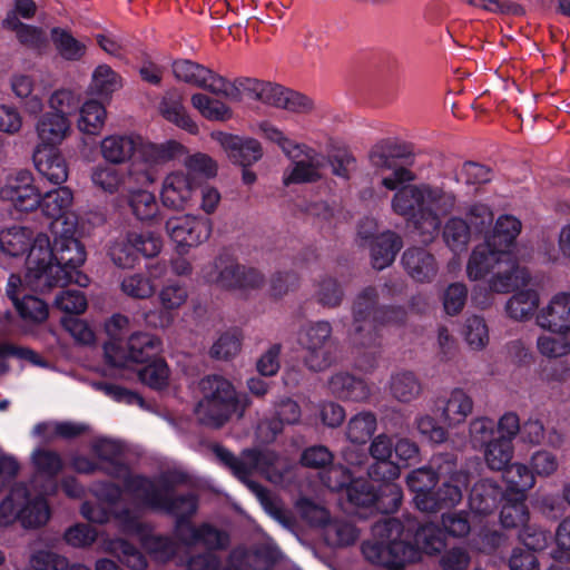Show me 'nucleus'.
I'll list each match as a JSON object with an SVG mask.
<instances>
[{
	"mask_svg": "<svg viewBox=\"0 0 570 570\" xmlns=\"http://www.w3.org/2000/svg\"><path fill=\"white\" fill-rule=\"evenodd\" d=\"M402 148L395 144L376 145L368 158L372 167L382 175V185L396 190L392 210L407 222L423 236L433 238L440 230L442 219L459 207V196L449 183L410 184L397 189L400 184L414 180V175L401 163Z\"/></svg>",
	"mask_w": 570,
	"mask_h": 570,
	"instance_id": "1",
	"label": "nucleus"
},
{
	"mask_svg": "<svg viewBox=\"0 0 570 570\" xmlns=\"http://www.w3.org/2000/svg\"><path fill=\"white\" fill-rule=\"evenodd\" d=\"M76 229V222H67V227L53 234V247L47 234H37L27 257V286L46 292L69 283L88 285V277L78 271L86 261V252L75 237Z\"/></svg>",
	"mask_w": 570,
	"mask_h": 570,
	"instance_id": "2",
	"label": "nucleus"
},
{
	"mask_svg": "<svg viewBox=\"0 0 570 570\" xmlns=\"http://www.w3.org/2000/svg\"><path fill=\"white\" fill-rule=\"evenodd\" d=\"M410 534L396 519L383 518L372 528V538L362 544L364 558L390 570H401L405 563L415 561L419 551L432 554L441 551L444 541L434 524H424L415 533V546L407 542Z\"/></svg>",
	"mask_w": 570,
	"mask_h": 570,
	"instance_id": "3",
	"label": "nucleus"
},
{
	"mask_svg": "<svg viewBox=\"0 0 570 570\" xmlns=\"http://www.w3.org/2000/svg\"><path fill=\"white\" fill-rule=\"evenodd\" d=\"M466 276L472 282H482L472 292V301L481 308L492 304L491 294H505L531 281L530 273L519 266L510 250L499 249L487 242L472 250Z\"/></svg>",
	"mask_w": 570,
	"mask_h": 570,
	"instance_id": "4",
	"label": "nucleus"
},
{
	"mask_svg": "<svg viewBox=\"0 0 570 570\" xmlns=\"http://www.w3.org/2000/svg\"><path fill=\"white\" fill-rule=\"evenodd\" d=\"M214 453L236 478L248 487L266 511L281 519L282 511L274 504L269 492L257 482L248 480V476L257 471L268 481L279 484L293 468L288 459L279 456L271 450H246L239 458H236L218 445L214 446Z\"/></svg>",
	"mask_w": 570,
	"mask_h": 570,
	"instance_id": "5",
	"label": "nucleus"
},
{
	"mask_svg": "<svg viewBox=\"0 0 570 570\" xmlns=\"http://www.w3.org/2000/svg\"><path fill=\"white\" fill-rule=\"evenodd\" d=\"M212 87L213 94L222 95L232 101L248 98L295 114H308L314 109V102L307 96L278 83L255 78H238L230 82L219 76Z\"/></svg>",
	"mask_w": 570,
	"mask_h": 570,
	"instance_id": "6",
	"label": "nucleus"
},
{
	"mask_svg": "<svg viewBox=\"0 0 570 570\" xmlns=\"http://www.w3.org/2000/svg\"><path fill=\"white\" fill-rule=\"evenodd\" d=\"M110 473L124 481L126 494L139 507L151 508L174 515L177 520L176 531L178 535L180 527H184V531L187 530V527H190L185 521L197 510V502L194 495L164 497L146 478L132 474L124 465H115L114 471Z\"/></svg>",
	"mask_w": 570,
	"mask_h": 570,
	"instance_id": "7",
	"label": "nucleus"
},
{
	"mask_svg": "<svg viewBox=\"0 0 570 570\" xmlns=\"http://www.w3.org/2000/svg\"><path fill=\"white\" fill-rule=\"evenodd\" d=\"M49 517V507L42 494L26 484L13 487L0 503V525L3 527L19 521L24 528H36L45 524Z\"/></svg>",
	"mask_w": 570,
	"mask_h": 570,
	"instance_id": "8",
	"label": "nucleus"
},
{
	"mask_svg": "<svg viewBox=\"0 0 570 570\" xmlns=\"http://www.w3.org/2000/svg\"><path fill=\"white\" fill-rule=\"evenodd\" d=\"M200 387L203 399L196 409L198 419L207 425L222 426L236 410L234 386L226 379L213 375L204 379Z\"/></svg>",
	"mask_w": 570,
	"mask_h": 570,
	"instance_id": "9",
	"label": "nucleus"
},
{
	"mask_svg": "<svg viewBox=\"0 0 570 570\" xmlns=\"http://www.w3.org/2000/svg\"><path fill=\"white\" fill-rule=\"evenodd\" d=\"M92 493L101 503L108 504L110 510L99 504L92 505L86 502L81 507V514L85 519L95 523H105L112 514L125 531L135 532L140 529L137 511H130L128 509L118 510L116 508L119 499L122 497V492L117 485L99 482L94 484Z\"/></svg>",
	"mask_w": 570,
	"mask_h": 570,
	"instance_id": "10",
	"label": "nucleus"
},
{
	"mask_svg": "<svg viewBox=\"0 0 570 570\" xmlns=\"http://www.w3.org/2000/svg\"><path fill=\"white\" fill-rule=\"evenodd\" d=\"M298 344L304 350L303 362L313 372H321L335 360V346L332 341V326L320 321L304 326L298 335Z\"/></svg>",
	"mask_w": 570,
	"mask_h": 570,
	"instance_id": "11",
	"label": "nucleus"
},
{
	"mask_svg": "<svg viewBox=\"0 0 570 570\" xmlns=\"http://www.w3.org/2000/svg\"><path fill=\"white\" fill-rule=\"evenodd\" d=\"M381 314L375 289L366 288L357 295L350 328V338L354 345L370 347L377 343L379 323L383 322Z\"/></svg>",
	"mask_w": 570,
	"mask_h": 570,
	"instance_id": "12",
	"label": "nucleus"
},
{
	"mask_svg": "<svg viewBox=\"0 0 570 570\" xmlns=\"http://www.w3.org/2000/svg\"><path fill=\"white\" fill-rule=\"evenodd\" d=\"M180 150L181 145L176 141L155 144L139 136V144L128 174L134 175L141 185L153 184L156 180V169L174 159Z\"/></svg>",
	"mask_w": 570,
	"mask_h": 570,
	"instance_id": "13",
	"label": "nucleus"
},
{
	"mask_svg": "<svg viewBox=\"0 0 570 570\" xmlns=\"http://www.w3.org/2000/svg\"><path fill=\"white\" fill-rule=\"evenodd\" d=\"M163 247L161 238L154 233H128L110 247L112 262L122 268L132 267L139 258L156 256Z\"/></svg>",
	"mask_w": 570,
	"mask_h": 570,
	"instance_id": "14",
	"label": "nucleus"
},
{
	"mask_svg": "<svg viewBox=\"0 0 570 570\" xmlns=\"http://www.w3.org/2000/svg\"><path fill=\"white\" fill-rule=\"evenodd\" d=\"M165 229L169 238L181 248L199 246L209 239L213 232L210 218L185 214L166 220Z\"/></svg>",
	"mask_w": 570,
	"mask_h": 570,
	"instance_id": "15",
	"label": "nucleus"
},
{
	"mask_svg": "<svg viewBox=\"0 0 570 570\" xmlns=\"http://www.w3.org/2000/svg\"><path fill=\"white\" fill-rule=\"evenodd\" d=\"M438 478L444 479L442 487L433 493L435 512L443 508L454 507L461 502L463 490L466 489L469 476L465 472L456 471L455 461L446 455L442 464H438Z\"/></svg>",
	"mask_w": 570,
	"mask_h": 570,
	"instance_id": "16",
	"label": "nucleus"
},
{
	"mask_svg": "<svg viewBox=\"0 0 570 570\" xmlns=\"http://www.w3.org/2000/svg\"><path fill=\"white\" fill-rule=\"evenodd\" d=\"M298 149L297 157H287L292 166L284 174L285 185L314 183L322 177L326 157L304 144H299Z\"/></svg>",
	"mask_w": 570,
	"mask_h": 570,
	"instance_id": "17",
	"label": "nucleus"
},
{
	"mask_svg": "<svg viewBox=\"0 0 570 570\" xmlns=\"http://www.w3.org/2000/svg\"><path fill=\"white\" fill-rule=\"evenodd\" d=\"M0 198L21 212L37 208L40 194L33 184L31 173L23 170L9 177L0 189Z\"/></svg>",
	"mask_w": 570,
	"mask_h": 570,
	"instance_id": "18",
	"label": "nucleus"
},
{
	"mask_svg": "<svg viewBox=\"0 0 570 570\" xmlns=\"http://www.w3.org/2000/svg\"><path fill=\"white\" fill-rule=\"evenodd\" d=\"M375 227L373 220H367L358 229V235L365 240H370V252L372 266L375 269H383L390 266L402 247L401 239L392 232H385L379 236H373L371 230Z\"/></svg>",
	"mask_w": 570,
	"mask_h": 570,
	"instance_id": "19",
	"label": "nucleus"
},
{
	"mask_svg": "<svg viewBox=\"0 0 570 570\" xmlns=\"http://www.w3.org/2000/svg\"><path fill=\"white\" fill-rule=\"evenodd\" d=\"M38 115L33 125L35 147H59L72 135V119L43 110Z\"/></svg>",
	"mask_w": 570,
	"mask_h": 570,
	"instance_id": "20",
	"label": "nucleus"
},
{
	"mask_svg": "<svg viewBox=\"0 0 570 570\" xmlns=\"http://www.w3.org/2000/svg\"><path fill=\"white\" fill-rule=\"evenodd\" d=\"M445 458L446 455L435 456L432 461V468L416 469L406 478L410 490L415 493L414 503L423 512H435V498L430 490L438 478V464H442Z\"/></svg>",
	"mask_w": 570,
	"mask_h": 570,
	"instance_id": "21",
	"label": "nucleus"
},
{
	"mask_svg": "<svg viewBox=\"0 0 570 570\" xmlns=\"http://www.w3.org/2000/svg\"><path fill=\"white\" fill-rule=\"evenodd\" d=\"M535 324L546 332H570V293L559 292L535 315Z\"/></svg>",
	"mask_w": 570,
	"mask_h": 570,
	"instance_id": "22",
	"label": "nucleus"
},
{
	"mask_svg": "<svg viewBox=\"0 0 570 570\" xmlns=\"http://www.w3.org/2000/svg\"><path fill=\"white\" fill-rule=\"evenodd\" d=\"M213 138L219 142L228 158L242 167H249L263 157L262 145L253 138L214 132Z\"/></svg>",
	"mask_w": 570,
	"mask_h": 570,
	"instance_id": "23",
	"label": "nucleus"
},
{
	"mask_svg": "<svg viewBox=\"0 0 570 570\" xmlns=\"http://www.w3.org/2000/svg\"><path fill=\"white\" fill-rule=\"evenodd\" d=\"M196 188L197 181L189 173L184 170L173 171L163 181L161 202L166 207L184 208L191 199Z\"/></svg>",
	"mask_w": 570,
	"mask_h": 570,
	"instance_id": "24",
	"label": "nucleus"
},
{
	"mask_svg": "<svg viewBox=\"0 0 570 570\" xmlns=\"http://www.w3.org/2000/svg\"><path fill=\"white\" fill-rule=\"evenodd\" d=\"M188 292L185 286L177 283H168L158 293L161 306L159 312H149L145 320L154 327L166 328L174 322L171 312L180 308L187 301Z\"/></svg>",
	"mask_w": 570,
	"mask_h": 570,
	"instance_id": "25",
	"label": "nucleus"
},
{
	"mask_svg": "<svg viewBox=\"0 0 570 570\" xmlns=\"http://www.w3.org/2000/svg\"><path fill=\"white\" fill-rule=\"evenodd\" d=\"M72 198L71 191L65 187L48 191L40 197L38 206L46 216L53 219L50 224L52 234H58L60 229L67 227V222H76L73 215L69 214Z\"/></svg>",
	"mask_w": 570,
	"mask_h": 570,
	"instance_id": "26",
	"label": "nucleus"
},
{
	"mask_svg": "<svg viewBox=\"0 0 570 570\" xmlns=\"http://www.w3.org/2000/svg\"><path fill=\"white\" fill-rule=\"evenodd\" d=\"M33 163L38 173L52 184L68 178V164L59 147H33Z\"/></svg>",
	"mask_w": 570,
	"mask_h": 570,
	"instance_id": "27",
	"label": "nucleus"
},
{
	"mask_svg": "<svg viewBox=\"0 0 570 570\" xmlns=\"http://www.w3.org/2000/svg\"><path fill=\"white\" fill-rule=\"evenodd\" d=\"M402 263L406 273L421 283L431 282L439 269L434 255L423 247L407 248L403 253Z\"/></svg>",
	"mask_w": 570,
	"mask_h": 570,
	"instance_id": "28",
	"label": "nucleus"
},
{
	"mask_svg": "<svg viewBox=\"0 0 570 570\" xmlns=\"http://www.w3.org/2000/svg\"><path fill=\"white\" fill-rule=\"evenodd\" d=\"M519 286L507 301L504 309L507 315L517 322L530 321L540 309V294L535 288Z\"/></svg>",
	"mask_w": 570,
	"mask_h": 570,
	"instance_id": "29",
	"label": "nucleus"
},
{
	"mask_svg": "<svg viewBox=\"0 0 570 570\" xmlns=\"http://www.w3.org/2000/svg\"><path fill=\"white\" fill-rule=\"evenodd\" d=\"M441 407V417L444 423L452 428L465 422L474 409V402L471 395L463 389L455 387L451 390L443 400Z\"/></svg>",
	"mask_w": 570,
	"mask_h": 570,
	"instance_id": "30",
	"label": "nucleus"
},
{
	"mask_svg": "<svg viewBox=\"0 0 570 570\" xmlns=\"http://www.w3.org/2000/svg\"><path fill=\"white\" fill-rule=\"evenodd\" d=\"M139 136L135 135H109L100 141V154L102 158L114 165H119L135 157Z\"/></svg>",
	"mask_w": 570,
	"mask_h": 570,
	"instance_id": "31",
	"label": "nucleus"
},
{
	"mask_svg": "<svg viewBox=\"0 0 570 570\" xmlns=\"http://www.w3.org/2000/svg\"><path fill=\"white\" fill-rule=\"evenodd\" d=\"M158 110L167 121L189 134L196 135L198 132V126L187 115L183 105V96L177 90H168L163 95Z\"/></svg>",
	"mask_w": 570,
	"mask_h": 570,
	"instance_id": "32",
	"label": "nucleus"
},
{
	"mask_svg": "<svg viewBox=\"0 0 570 570\" xmlns=\"http://www.w3.org/2000/svg\"><path fill=\"white\" fill-rule=\"evenodd\" d=\"M171 72L178 81L204 88L213 92L216 79L219 75L210 69L190 60H176L171 63Z\"/></svg>",
	"mask_w": 570,
	"mask_h": 570,
	"instance_id": "33",
	"label": "nucleus"
},
{
	"mask_svg": "<svg viewBox=\"0 0 570 570\" xmlns=\"http://www.w3.org/2000/svg\"><path fill=\"white\" fill-rule=\"evenodd\" d=\"M242 265L227 257H216L204 266L202 273L206 282L216 284L223 288H236Z\"/></svg>",
	"mask_w": 570,
	"mask_h": 570,
	"instance_id": "34",
	"label": "nucleus"
},
{
	"mask_svg": "<svg viewBox=\"0 0 570 570\" xmlns=\"http://www.w3.org/2000/svg\"><path fill=\"white\" fill-rule=\"evenodd\" d=\"M2 24L14 32L17 40L29 49L41 52L48 47L47 33L42 28L21 22L13 13H8Z\"/></svg>",
	"mask_w": 570,
	"mask_h": 570,
	"instance_id": "35",
	"label": "nucleus"
},
{
	"mask_svg": "<svg viewBox=\"0 0 570 570\" xmlns=\"http://www.w3.org/2000/svg\"><path fill=\"white\" fill-rule=\"evenodd\" d=\"M50 38L57 55L65 61H80L87 55V43L73 37L68 29L55 27Z\"/></svg>",
	"mask_w": 570,
	"mask_h": 570,
	"instance_id": "36",
	"label": "nucleus"
},
{
	"mask_svg": "<svg viewBox=\"0 0 570 570\" xmlns=\"http://www.w3.org/2000/svg\"><path fill=\"white\" fill-rule=\"evenodd\" d=\"M275 420L259 425V432L266 440H273L282 432L284 424H295L301 419L298 404L291 399H283L275 405Z\"/></svg>",
	"mask_w": 570,
	"mask_h": 570,
	"instance_id": "37",
	"label": "nucleus"
},
{
	"mask_svg": "<svg viewBox=\"0 0 570 570\" xmlns=\"http://www.w3.org/2000/svg\"><path fill=\"white\" fill-rule=\"evenodd\" d=\"M521 232V223L514 216L502 215L500 216L493 229L485 235L484 242L491 244L499 249L510 250L514 245L517 236Z\"/></svg>",
	"mask_w": 570,
	"mask_h": 570,
	"instance_id": "38",
	"label": "nucleus"
},
{
	"mask_svg": "<svg viewBox=\"0 0 570 570\" xmlns=\"http://www.w3.org/2000/svg\"><path fill=\"white\" fill-rule=\"evenodd\" d=\"M539 355L549 361L567 358L570 356V332H547L535 340Z\"/></svg>",
	"mask_w": 570,
	"mask_h": 570,
	"instance_id": "39",
	"label": "nucleus"
},
{
	"mask_svg": "<svg viewBox=\"0 0 570 570\" xmlns=\"http://www.w3.org/2000/svg\"><path fill=\"white\" fill-rule=\"evenodd\" d=\"M328 386L334 395L344 400L365 401L371 394L370 389L362 380L347 373L334 374L328 382Z\"/></svg>",
	"mask_w": 570,
	"mask_h": 570,
	"instance_id": "40",
	"label": "nucleus"
},
{
	"mask_svg": "<svg viewBox=\"0 0 570 570\" xmlns=\"http://www.w3.org/2000/svg\"><path fill=\"white\" fill-rule=\"evenodd\" d=\"M387 387L391 396L400 403H411L422 392L420 380L414 373L409 371L392 374Z\"/></svg>",
	"mask_w": 570,
	"mask_h": 570,
	"instance_id": "41",
	"label": "nucleus"
},
{
	"mask_svg": "<svg viewBox=\"0 0 570 570\" xmlns=\"http://www.w3.org/2000/svg\"><path fill=\"white\" fill-rule=\"evenodd\" d=\"M501 495V490L494 482L482 480L472 488L469 504L474 512L487 514L495 509Z\"/></svg>",
	"mask_w": 570,
	"mask_h": 570,
	"instance_id": "42",
	"label": "nucleus"
},
{
	"mask_svg": "<svg viewBox=\"0 0 570 570\" xmlns=\"http://www.w3.org/2000/svg\"><path fill=\"white\" fill-rule=\"evenodd\" d=\"M111 164H100L92 168L91 181L104 193L115 194L124 190L126 187V178L131 175L128 170H121L110 166Z\"/></svg>",
	"mask_w": 570,
	"mask_h": 570,
	"instance_id": "43",
	"label": "nucleus"
},
{
	"mask_svg": "<svg viewBox=\"0 0 570 570\" xmlns=\"http://www.w3.org/2000/svg\"><path fill=\"white\" fill-rule=\"evenodd\" d=\"M249 559L247 551L237 549L230 554L228 567L222 568L215 554L206 553L191 558L186 570H246Z\"/></svg>",
	"mask_w": 570,
	"mask_h": 570,
	"instance_id": "44",
	"label": "nucleus"
},
{
	"mask_svg": "<svg viewBox=\"0 0 570 570\" xmlns=\"http://www.w3.org/2000/svg\"><path fill=\"white\" fill-rule=\"evenodd\" d=\"M472 235L468 222L460 216L450 217L442 229L443 240L453 253L464 252L471 242Z\"/></svg>",
	"mask_w": 570,
	"mask_h": 570,
	"instance_id": "45",
	"label": "nucleus"
},
{
	"mask_svg": "<svg viewBox=\"0 0 570 570\" xmlns=\"http://www.w3.org/2000/svg\"><path fill=\"white\" fill-rule=\"evenodd\" d=\"M187 544L203 543L209 549L223 548L227 544V535L219 532L218 530L204 524L199 528L187 527L184 531V527L179 528V535Z\"/></svg>",
	"mask_w": 570,
	"mask_h": 570,
	"instance_id": "46",
	"label": "nucleus"
},
{
	"mask_svg": "<svg viewBox=\"0 0 570 570\" xmlns=\"http://www.w3.org/2000/svg\"><path fill=\"white\" fill-rule=\"evenodd\" d=\"M35 238L30 229L13 226L0 233V249L10 256H18L31 248Z\"/></svg>",
	"mask_w": 570,
	"mask_h": 570,
	"instance_id": "47",
	"label": "nucleus"
},
{
	"mask_svg": "<svg viewBox=\"0 0 570 570\" xmlns=\"http://www.w3.org/2000/svg\"><path fill=\"white\" fill-rule=\"evenodd\" d=\"M106 116L107 112L102 104L94 99L88 100L79 110L77 127L86 135H98L104 128Z\"/></svg>",
	"mask_w": 570,
	"mask_h": 570,
	"instance_id": "48",
	"label": "nucleus"
},
{
	"mask_svg": "<svg viewBox=\"0 0 570 570\" xmlns=\"http://www.w3.org/2000/svg\"><path fill=\"white\" fill-rule=\"evenodd\" d=\"M122 87L121 77L108 65H98L91 75L90 91L98 96H109Z\"/></svg>",
	"mask_w": 570,
	"mask_h": 570,
	"instance_id": "49",
	"label": "nucleus"
},
{
	"mask_svg": "<svg viewBox=\"0 0 570 570\" xmlns=\"http://www.w3.org/2000/svg\"><path fill=\"white\" fill-rule=\"evenodd\" d=\"M11 89L17 98L24 100L23 107L28 115H37L43 110L45 102L41 97L33 94V81L30 77L14 76L11 79Z\"/></svg>",
	"mask_w": 570,
	"mask_h": 570,
	"instance_id": "50",
	"label": "nucleus"
},
{
	"mask_svg": "<svg viewBox=\"0 0 570 570\" xmlns=\"http://www.w3.org/2000/svg\"><path fill=\"white\" fill-rule=\"evenodd\" d=\"M448 176L455 183L481 185L492 179V171L484 165L468 160L454 167Z\"/></svg>",
	"mask_w": 570,
	"mask_h": 570,
	"instance_id": "51",
	"label": "nucleus"
},
{
	"mask_svg": "<svg viewBox=\"0 0 570 570\" xmlns=\"http://www.w3.org/2000/svg\"><path fill=\"white\" fill-rule=\"evenodd\" d=\"M104 550L116 556L122 563L134 570H144L147 567L146 558L132 544L121 540L104 542Z\"/></svg>",
	"mask_w": 570,
	"mask_h": 570,
	"instance_id": "52",
	"label": "nucleus"
},
{
	"mask_svg": "<svg viewBox=\"0 0 570 570\" xmlns=\"http://www.w3.org/2000/svg\"><path fill=\"white\" fill-rule=\"evenodd\" d=\"M462 335L468 346L473 351L484 350L490 342L488 324L479 315L466 317L462 327Z\"/></svg>",
	"mask_w": 570,
	"mask_h": 570,
	"instance_id": "53",
	"label": "nucleus"
},
{
	"mask_svg": "<svg viewBox=\"0 0 570 570\" xmlns=\"http://www.w3.org/2000/svg\"><path fill=\"white\" fill-rule=\"evenodd\" d=\"M503 478L509 490L514 493V498L525 499L524 493L534 485V474L521 463L508 466Z\"/></svg>",
	"mask_w": 570,
	"mask_h": 570,
	"instance_id": "54",
	"label": "nucleus"
},
{
	"mask_svg": "<svg viewBox=\"0 0 570 570\" xmlns=\"http://www.w3.org/2000/svg\"><path fill=\"white\" fill-rule=\"evenodd\" d=\"M483 458L491 470H503L513 456V444L504 439L495 438L483 449Z\"/></svg>",
	"mask_w": 570,
	"mask_h": 570,
	"instance_id": "55",
	"label": "nucleus"
},
{
	"mask_svg": "<svg viewBox=\"0 0 570 570\" xmlns=\"http://www.w3.org/2000/svg\"><path fill=\"white\" fill-rule=\"evenodd\" d=\"M79 97L75 91L65 88L57 89L47 99L48 110L46 112L71 119L72 114L79 106Z\"/></svg>",
	"mask_w": 570,
	"mask_h": 570,
	"instance_id": "56",
	"label": "nucleus"
},
{
	"mask_svg": "<svg viewBox=\"0 0 570 570\" xmlns=\"http://www.w3.org/2000/svg\"><path fill=\"white\" fill-rule=\"evenodd\" d=\"M127 347L134 364H137L151 357L159 350L160 341L147 333H136L129 337Z\"/></svg>",
	"mask_w": 570,
	"mask_h": 570,
	"instance_id": "57",
	"label": "nucleus"
},
{
	"mask_svg": "<svg viewBox=\"0 0 570 570\" xmlns=\"http://www.w3.org/2000/svg\"><path fill=\"white\" fill-rule=\"evenodd\" d=\"M191 105L208 120L223 121L232 117L230 108L219 100L212 99L204 94L191 96Z\"/></svg>",
	"mask_w": 570,
	"mask_h": 570,
	"instance_id": "58",
	"label": "nucleus"
},
{
	"mask_svg": "<svg viewBox=\"0 0 570 570\" xmlns=\"http://www.w3.org/2000/svg\"><path fill=\"white\" fill-rule=\"evenodd\" d=\"M376 430V416L371 412L354 415L347 424V438L353 443H365Z\"/></svg>",
	"mask_w": 570,
	"mask_h": 570,
	"instance_id": "59",
	"label": "nucleus"
},
{
	"mask_svg": "<svg viewBox=\"0 0 570 570\" xmlns=\"http://www.w3.org/2000/svg\"><path fill=\"white\" fill-rule=\"evenodd\" d=\"M120 288L125 295L136 299L149 298L156 292L153 279L140 273L125 276L120 283Z\"/></svg>",
	"mask_w": 570,
	"mask_h": 570,
	"instance_id": "60",
	"label": "nucleus"
},
{
	"mask_svg": "<svg viewBox=\"0 0 570 570\" xmlns=\"http://www.w3.org/2000/svg\"><path fill=\"white\" fill-rule=\"evenodd\" d=\"M358 531L348 521H333L325 524L324 538L330 546L343 547L355 542Z\"/></svg>",
	"mask_w": 570,
	"mask_h": 570,
	"instance_id": "61",
	"label": "nucleus"
},
{
	"mask_svg": "<svg viewBox=\"0 0 570 570\" xmlns=\"http://www.w3.org/2000/svg\"><path fill=\"white\" fill-rule=\"evenodd\" d=\"M465 220L472 234L489 233L493 225L494 214L487 204L474 203L466 208Z\"/></svg>",
	"mask_w": 570,
	"mask_h": 570,
	"instance_id": "62",
	"label": "nucleus"
},
{
	"mask_svg": "<svg viewBox=\"0 0 570 570\" xmlns=\"http://www.w3.org/2000/svg\"><path fill=\"white\" fill-rule=\"evenodd\" d=\"M501 523L505 528H522L529 520V511L524 499L505 498L500 513Z\"/></svg>",
	"mask_w": 570,
	"mask_h": 570,
	"instance_id": "63",
	"label": "nucleus"
},
{
	"mask_svg": "<svg viewBox=\"0 0 570 570\" xmlns=\"http://www.w3.org/2000/svg\"><path fill=\"white\" fill-rule=\"evenodd\" d=\"M495 432V423L487 416H478L469 423V440L474 449H483L492 440Z\"/></svg>",
	"mask_w": 570,
	"mask_h": 570,
	"instance_id": "64",
	"label": "nucleus"
}]
</instances>
